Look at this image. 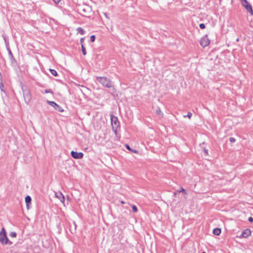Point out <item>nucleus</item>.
Masks as SVG:
<instances>
[{
  "instance_id": "f257e3e1",
  "label": "nucleus",
  "mask_w": 253,
  "mask_h": 253,
  "mask_svg": "<svg viewBox=\"0 0 253 253\" xmlns=\"http://www.w3.org/2000/svg\"><path fill=\"white\" fill-rule=\"evenodd\" d=\"M24 101L27 104H29L32 100V94L29 88L26 86L22 87Z\"/></svg>"
},
{
  "instance_id": "f03ea898",
  "label": "nucleus",
  "mask_w": 253,
  "mask_h": 253,
  "mask_svg": "<svg viewBox=\"0 0 253 253\" xmlns=\"http://www.w3.org/2000/svg\"><path fill=\"white\" fill-rule=\"evenodd\" d=\"M96 80L104 87L107 88L113 87L111 81L106 77H97Z\"/></svg>"
},
{
  "instance_id": "7ed1b4c3",
  "label": "nucleus",
  "mask_w": 253,
  "mask_h": 253,
  "mask_svg": "<svg viewBox=\"0 0 253 253\" xmlns=\"http://www.w3.org/2000/svg\"><path fill=\"white\" fill-rule=\"evenodd\" d=\"M111 125L112 129L115 134L117 133V131L118 127L119 126V122L118 121V118L115 116H111Z\"/></svg>"
},
{
  "instance_id": "20e7f679",
  "label": "nucleus",
  "mask_w": 253,
  "mask_h": 253,
  "mask_svg": "<svg viewBox=\"0 0 253 253\" xmlns=\"http://www.w3.org/2000/svg\"><path fill=\"white\" fill-rule=\"evenodd\" d=\"M8 241V239L6 236V231L4 228H2L0 232V242L2 244H6Z\"/></svg>"
},
{
  "instance_id": "39448f33",
  "label": "nucleus",
  "mask_w": 253,
  "mask_h": 253,
  "mask_svg": "<svg viewBox=\"0 0 253 253\" xmlns=\"http://www.w3.org/2000/svg\"><path fill=\"white\" fill-rule=\"evenodd\" d=\"M242 5L246 9V10L253 15V10L251 5L248 3L247 0H241Z\"/></svg>"
},
{
  "instance_id": "423d86ee",
  "label": "nucleus",
  "mask_w": 253,
  "mask_h": 253,
  "mask_svg": "<svg viewBox=\"0 0 253 253\" xmlns=\"http://www.w3.org/2000/svg\"><path fill=\"white\" fill-rule=\"evenodd\" d=\"M46 102L49 105L52 106L56 111H58L59 112H62L64 111V110L62 108V107L56 104L55 102L49 100H47Z\"/></svg>"
},
{
  "instance_id": "0eeeda50",
  "label": "nucleus",
  "mask_w": 253,
  "mask_h": 253,
  "mask_svg": "<svg viewBox=\"0 0 253 253\" xmlns=\"http://www.w3.org/2000/svg\"><path fill=\"white\" fill-rule=\"evenodd\" d=\"M71 155L73 158L76 159H82L84 156L82 152H77L74 151H71Z\"/></svg>"
},
{
  "instance_id": "6e6552de",
  "label": "nucleus",
  "mask_w": 253,
  "mask_h": 253,
  "mask_svg": "<svg viewBox=\"0 0 253 253\" xmlns=\"http://www.w3.org/2000/svg\"><path fill=\"white\" fill-rule=\"evenodd\" d=\"M210 44V40L208 38L207 36L203 37L200 41V44L203 47H205Z\"/></svg>"
},
{
  "instance_id": "1a4fd4ad",
  "label": "nucleus",
  "mask_w": 253,
  "mask_h": 253,
  "mask_svg": "<svg viewBox=\"0 0 253 253\" xmlns=\"http://www.w3.org/2000/svg\"><path fill=\"white\" fill-rule=\"evenodd\" d=\"M55 197H57L60 201L63 203H64L65 202V197L64 195L61 192H55Z\"/></svg>"
},
{
  "instance_id": "9d476101",
  "label": "nucleus",
  "mask_w": 253,
  "mask_h": 253,
  "mask_svg": "<svg viewBox=\"0 0 253 253\" xmlns=\"http://www.w3.org/2000/svg\"><path fill=\"white\" fill-rule=\"evenodd\" d=\"M251 234V231L250 229H246L242 232L240 237L247 238Z\"/></svg>"
},
{
  "instance_id": "9b49d317",
  "label": "nucleus",
  "mask_w": 253,
  "mask_h": 253,
  "mask_svg": "<svg viewBox=\"0 0 253 253\" xmlns=\"http://www.w3.org/2000/svg\"><path fill=\"white\" fill-rule=\"evenodd\" d=\"M31 198L30 196H27L26 197H25V202L26 203V206H27V209H29V205L31 204Z\"/></svg>"
},
{
  "instance_id": "f8f14e48",
  "label": "nucleus",
  "mask_w": 253,
  "mask_h": 253,
  "mask_svg": "<svg viewBox=\"0 0 253 253\" xmlns=\"http://www.w3.org/2000/svg\"><path fill=\"white\" fill-rule=\"evenodd\" d=\"M221 233V230L219 228H216L213 229V233L215 235H219Z\"/></svg>"
},
{
  "instance_id": "ddd939ff",
  "label": "nucleus",
  "mask_w": 253,
  "mask_h": 253,
  "mask_svg": "<svg viewBox=\"0 0 253 253\" xmlns=\"http://www.w3.org/2000/svg\"><path fill=\"white\" fill-rule=\"evenodd\" d=\"M77 32L80 33L81 35H83L84 34V30L81 28V27H78L77 29Z\"/></svg>"
},
{
  "instance_id": "4468645a",
  "label": "nucleus",
  "mask_w": 253,
  "mask_h": 253,
  "mask_svg": "<svg viewBox=\"0 0 253 253\" xmlns=\"http://www.w3.org/2000/svg\"><path fill=\"white\" fill-rule=\"evenodd\" d=\"M3 88H4V85L2 84V79H0V89L1 91L5 93V91H4Z\"/></svg>"
},
{
  "instance_id": "2eb2a0df",
  "label": "nucleus",
  "mask_w": 253,
  "mask_h": 253,
  "mask_svg": "<svg viewBox=\"0 0 253 253\" xmlns=\"http://www.w3.org/2000/svg\"><path fill=\"white\" fill-rule=\"evenodd\" d=\"M50 72L53 76H57V72L55 70L50 69Z\"/></svg>"
},
{
  "instance_id": "dca6fc26",
  "label": "nucleus",
  "mask_w": 253,
  "mask_h": 253,
  "mask_svg": "<svg viewBox=\"0 0 253 253\" xmlns=\"http://www.w3.org/2000/svg\"><path fill=\"white\" fill-rule=\"evenodd\" d=\"M81 48H82V53H83V55H85L86 54V52L85 50V48L84 46V44H82L81 45Z\"/></svg>"
},
{
  "instance_id": "f3484780",
  "label": "nucleus",
  "mask_w": 253,
  "mask_h": 253,
  "mask_svg": "<svg viewBox=\"0 0 253 253\" xmlns=\"http://www.w3.org/2000/svg\"><path fill=\"white\" fill-rule=\"evenodd\" d=\"M132 210L134 212H137L138 211L137 208L136 206L135 205L132 206Z\"/></svg>"
},
{
  "instance_id": "a211bd4d",
  "label": "nucleus",
  "mask_w": 253,
  "mask_h": 253,
  "mask_svg": "<svg viewBox=\"0 0 253 253\" xmlns=\"http://www.w3.org/2000/svg\"><path fill=\"white\" fill-rule=\"evenodd\" d=\"M9 236L11 237L14 238L16 236V233L14 232H12L10 233Z\"/></svg>"
},
{
  "instance_id": "6ab92c4d",
  "label": "nucleus",
  "mask_w": 253,
  "mask_h": 253,
  "mask_svg": "<svg viewBox=\"0 0 253 253\" xmlns=\"http://www.w3.org/2000/svg\"><path fill=\"white\" fill-rule=\"evenodd\" d=\"M95 39V36L94 35L91 36V37L90 38V40L91 42H94Z\"/></svg>"
},
{
  "instance_id": "aec40b11",
  "label": "nucleus",
  "mask_w": 253,
  "mask_h": 253,
  "mask_svg": "<svg viewBox=\"0 0 253 253\" xmlns=\"http://www.w3.org/2000/svg\"><path fill=\"white\" fill-rule=\"evenodd\" d=\"M199 27L201 29H203L205 28V25L203 23H201L199 25Z\"/></svg>"
},
{
  "instance_id": "412c9836",
  "label": "nucleus",
  "mask_w": 253,
  "mask_h": 253,
  "mask_svg": "<svg viewBox=\"0 0 253 253\" xmlns=\"http://www.w3.org/2000/svg\"><path fill=\"white\" fill-rule=\"evenodd\" d=\"M192 114L190 112H188V115L187 116H184V117H188L189 119L191 118Z\"/></svg>"
},
{
  "instance_id": "4be33fe9",
  "label": "nucleus",
  "mask_w": 253,
  "mask_h": 253,
  "mask_svg": "<svg viewBox=\"0 0 253 253\" xmlns=\"http://www.w3.org/2000/svg\"><path fill=\"white\" fill-rule=\"evenodd\" d=\"M8 53H9V55L10 56L11 59L14 58V57L12 55V53L10 49L8 50Z\"/></svg>"
},
{
  "instance_id": "5701e85b",
  "label": "nucleus",
  "mask_w": 253,
  "mask_h": 253,
  "mask_svg": "<svg viewBox=\"0 0 253 253\" xmlns=\"http://www.w3.org/2000/svg\"><path fill=\"white\" fill-rule=\"evenodd\" d=\"M156 112L159 115H160L161 114H162V111H161L160 109V108H158V109H157L156 110Z\"/></svg>"
},
{
  "instance_id": "b1692460",
  "label": "nucleus",
  "mask_w": 253,
  "mask_h": 253,
  "mask_svg": "<svg viewBox=\"0 0 253 253\" xmlns=\"http://www.w3.org/2000/svg\"><path fill=\"white\" fill-rule=\"evenodd\" d=\"M229 141L230 142H234L235 141V139L233 137H230Z\"/></svg>"
},
{
  "instance_id": "393cba45",
  "label": "nucleus",
  "mask_w": 253,
  "mask_h": 253,
  "mask_svg": "<svg viewBox=\"0 0 253 253\" xmlns=\"http://www.w3.org/2000/svg\"><path fill=\"white\" fill-rule=\"evenodd\" d=\"M84 38H82L80 40V42L81 43V45L82 44H84Z\"/></svg>"
},
{
  "instance_id": "a878e982",
  "label": "nucleus",
  "mask_w": 253,
  "mask_h": 253,
  "mask_svg": "<svg viewBox=\"0 0 253 253\" xmlns=\"http://www.w3.org/2000/svg\"><path fill=\"white\" fill-rule=\"evenodd\" d=\"M248 220L250 222H253V218L252 217H250L248 219Z\"/></svg>"
},
{
  "instance_id": "bb28decb",
  "label": "nucleus",
  "mask_w": 253,
  "mask_h": 253,
  "mask_svg": "<svg viewBox=\"0 0 253 253\" xmlns=\"http://www.w3.org/2000/svg\"><path fill=\"white\" fill-rule=\"evenodd\" d=\"M179 192H184V193H185V190L184 189H183V188H181L180 190L179 191Z\"/></svg>"
},
{
  "instance_id": "cd10ccee",
  "label": "nucleus",
  "mask_w": 253,
  "mask_h": 253,
  "mask_svg": "<svg viewBox=\"0 0 253 253\" xmlns=\"http://www.w3.org/2000/svg\"><path fill=\"white\" fill-rule=\"evenodd\" d=\"M126 149H128V150H131V149H130V148L129 146L128 145H127V144H126Z\"/></svg>"
},
{
  "instance_id": "c85d7f7f",
  "label": "nucleus",
  "mask_w": 253,
  "mask_h": 253,
  "mask_svg": "<svg viewBox=\"0 0 253 253\" xmlns=\"http://www.w3.org/2000/svg\"><path fill=\"white\" fill-rule=\"evenodd\" d=\"M60 0H53L54 2L55 3H58L60 1Z\"/></svg>"
},
{
  "instance_id": "c756f323",
  "label": "nucleus",
  "mask_w": 253,
  "mask_h": 253,
  "mask_svg": "<svg viewBox=\"0 0 253 253\" xmlns=\"http://www.w3.org/2000/svg\"><path fill=\"white\" fill-rule=\"evenodd\" d=\"M204 152L206 154H208V150L206 149V148H204Z\"/></svg>"
},
{
  "instance_id": "7c9ffc66",
  "label": "nucleus",
  "mask_w": 253,
  "mask_h": 253,
  "mask_svg": "<svg viewBox=\"0 0 253 253\" xmlns=\"http://www.w3.org/2000/svg\"><path fill=\"white\" fill-rule=\"evenodd\" d=\"M50 92V91H48V90H45V93H48V92Z\"/></svg>"
},
{
  "instance_id": "2f4dec72",
  "label": "nucleus",
  "mask_w": 253,
  "mask_h": 253,
  "mask_svg": "<svg viewBox=\"0 0 253 253\" xmlns=\"http://www.w3.org/2000/svg\"><path fill=\"white\" fill-rule=\"evenodd\" d=\"M239 41V39L238 38H237V39H236V41H237V42H238Z\"/></svg>"
},
{
  "instance_id": "473e14b6",
  "label": "nucleus",
  "mask_w": 253,
  "mask_h": 253,
  "mask_svg": "<svg viewBox=\"0 0 253 253\" xmlns=\"http://www.w3.org/2000/svg\"><path fill=\"white\" fill-rule=\"evenodd\" d=\"M134 153H136V152H137V151L135 150V151H134Z\"/></svg>"
},
{
  "instance_id": "72a5a7b5",
  "label": "nucleus",
  "mask_w": 253,
  "mask_h": 253,
  "mask_svg": "<svg viewBox=\"0 0 253 253\" xmlns=\"http://www.w3.org/2000/svg\"><path fill=\"white\" fill-rule=\"evenodd\" d=\"M121 203H122V204H124V202L123 201H122V202H121Z\"/></svg>"
},
{
  "instance_id": "f704fd0d",
  "label": "nucleus",
  "mask_w": 253,
  "mask_h": 253,
  "mask_svg": "<svg viewBox=\"0 0 253 253\" xmlns=\"http://www.w3.org/2000/svg\"><path fill=\"white\" fill-rule=\"evenodd\" d=\"M202 253H206V252H203Z\"/></svg>"
}]
</instances>
